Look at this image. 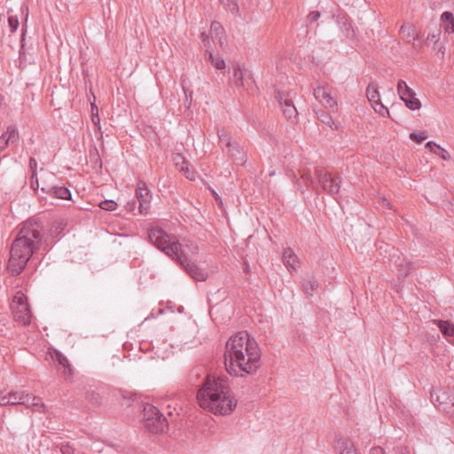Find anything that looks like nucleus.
Masks as SVG:
<instances>
[{"mask_svg": "<svg viewBox=\"0 0 454 454\" xmlns=\"http://www.w3.org/2000/svg\"><path fill=\"white\" fill-rule=\"evenodd\" d=\"M261 350L246 331L231 336L225 346L224 363L229 374H252L260 367Z\"/></svg>", "mask_w": 454, "mask_h": 454, "instance_id": "obj_1", "label": "nucleus"}, {"mask_svg": "<svg viewBox=\"0 0 454 454\" xmlns=\"http://www.w3.org/2000/svg\"><path fill=\"white\" fill-rule=\"evenodd\" d=\"M42 239L43 226L38 221L28 220L23 223L10 251L7 268L12 276L22 272L33 254L39 249Z\"/></svg>", "mask_w": 454, "mask_h": 454, "instance_id": "obj_2", "label": "nucleus"}, {"mask_svg": "<svg viewBox=\"0 0 454 454\" xmlns=\"http://www.w3.org/2000/svg\"><path fill=\"white\" fill-rule=\"evenodd\" d=\"M197 399L202 409L223 416L231 414L238 403L227 380L211 375L205 378L198 390Z\"/></svg>", "mask_w": 454, "mask_h": 454, "instance_id": "obj_3", "label": "nucleus"}, {"mask_svg": "<svg viewBox=\"0 0 454 454\" xmlns=\"http://www.w3.org/2000/svg\"><path fill=\"white\" fill-rule=\"evenodd\" d=\"M148 239L159 250L176 262L192 278L196 281H205L207 278V272L189 259L184 246L176 237L168 234L160 227H153L148 231Z\"/></svg>", "mask_w": 454, "mask_h": 454, "instance_id": "obj_4", "label": "nucleus"}, {"mask_svg": "<svg viewBox=\"0 0 454 454\" xmlns=\"http://www.w3.org/2000/svg\"><path fill=\"white\" fill-rule=\"evenodd\" d=\"M144 427L153 434H160L168 429L167 419L153 405L146 404L144 407Z\"/></svg>", "mask_w": 454, "mask_h": 454, "instance_id": "obj_5", "label": "nucleus"}, {"mask_svg": "<svg viewBox=\"0 0 454 454\" xmlns=\"http://www.w3.org/2000/svg\"><path fill=\"white\" fill-rule=\"evenodd\" d=\"M315 176L317 180V190L320 188L322 192L334 197L340 189L341 178L340 176H333L331 172L323 168H317Z\"/></svg>", "mask_w": 454, "mask_h": 454, "instance_id": "obj_6", "label": "nucleus"}, {"mask_svg": "<svg viewBox=\"0 0 454 454\" xmlns=\"http://www.w3.org/2000/svg\"><path fill=\"white\" fill-rule=\"evenodd\" d=\"M220 143L228 149L227 153L237 165H244L247 161V155L243 148L236 142H231L230 135L223 129L217 130Z\"/></svg>", "mask_w": 454, "mask_h": 454, "instance_id": "obj_7", "label": "nucleus"}, {"mask_svg": "<svg viewBox=\"0 0 454 454\" xmlns=\"http://www.w3.org/2000/svg\"><path fill=\"white\" fill-rule=\"evenodd\" d=\"M431 400L434 406L447 413H454V391L449 387L436 388L431 392Z\"/></svg>", "mask_w": 454, "mask_h": 454, "instance_id": "obj_8", "label": "nucleus"}, {"mask_svg": "<svg viewBox=\"0 0 454 454\" xmlns=\"http://www.w3.org/2000/svg\"><path fill=\"white\" fill-rule=\"evenodd\" d=\"M233 82L236 87L242 88L249 93H254L257 89L251 72L239 67L234 68Z\"/></svg>", "mask_w": 454, "mask_h": 454, "instance_id": "obj_9", "label": "nucleus"}, {"mask_svg": "<svg viewBox=\"0 0 454 454\" xmlns=\"http://www.w3.org/2000/svg\"><path fill=\"white\" fill-rule=\"evenodd\" d=\"M315 98L325 108H334L337 106L336 99L332 96V88L327 85H320L314 88Z\"/></svg>", "mask_w": 454, "mask_h": 454, "instance_id": "obj_10", "label": "nucleus"}, {"mask_svg": "<svg viewBox=\"0 0 454 454\" xmlns=\"http://www.w3.org/2000/svg\"><path fill=\"white\" fill-rule=\"evenodd\" d=\"M276 98L278 99L282 108V112L285 117L293 121L296 120L298 112L294 105L291 94H284L283 92L278 91L276 95Z\"/></svg>", "mask_w": 454, "mask_h": 454, "instance_id": "obj_11", "label": "nucleus"}, {"mask_svg": "<svg viewBox=\"0 0 454 454\" xmlns=\"http://www.w3.org/2000/svg\"><path fill=\"white\" fill-rule=\"evenodd\" d=\"M136 197L139 202L140 214L147 213L152 199L151 192L144 181L139 180L136 188Z\"/></svg>", "mask_w": 454, "mask_h": 454, "instance_id": "obj_12", "label": "nucleus"}, {"mask_svg": "<svg viewBox=\"0 0 454 454\" xmlns=\"http://www.w3.org/2000/svg\"><path fill=\"white\" fill-rule=\"evenodd\" d=\"M20 404L25 405L27 408L34 411H43L44 404L38 396L31 395L26 391H19Z\"/></svg>", "mask_w": 454, "mask_h": 454, "instance_id": "obj_13", "label": "nucleus"}, {"mask_svg": "<svg viewBox=\"0 0 454 454\" xmlns=\"http://www.w3.org/2000/svg\"><path fill=\"white\" fill-rule=\"evenodd\" d=\"M13 317L16 322L23 325L30 324L31 312L27 303H20V305H12Z\"/></svg>", "mask_w": 454, "mask_h": 454, "instance_id": "obj_14", "label": "nucleus"}, {"mask_svg": "<svg viewBox=\"0 0 454 454\" xmlns=\"http://www.w3.org/2000/svg\"><path fill=\"white\" fill-rule=\"evenodd\" d=\"M391 262L397 270L398 278H405L413 269L411 262L403 258L401 254H394Z\"/></svg>", "mask_w": 454, "mask_h": 454, "instance_id": "obj_15", "label": "nucleus"}, {"mask_svg": "<svg viewBox=\"0 0 454 454\" xmlns=\"http://www.w3.org/2000/svg\"><path fill=\"white\" fill-rule=\"evenodd\" d=\"M405 95L400 98L405 104V106L411 110H418L421 107V103L419 98H416V93L410 88L404 90Z\"/></svg>", "mask_w": 454, "mask_h": 454, "instance_id": "obj_16", "label": "nucleus"}, {"mask_svg": "<svg viewBox=\"0 0 454 454\" xmlns=\"http://www.w3.org/2000/svg\"><path fill=\"white\" fill-rule=\"evenodd\" d=\"M283 263L290 272L295 271L299 263L298 257L291 248H286L282 255Z\"/></svg>", "mask_w": 454, "mask_h": 454, "instance_id": "obj_17", "label": "nucleus"}, {"mask_svg": "<svg viewBox=\"0 0 454 454\" xmlns=\"http://www.w3.org/2000/svg\"><path fill=\"white\" fill-rule=\"evenodd\" d=\"M42 191L58 199H71V192L64 186H43Z\"/></svg>", "mask_w": 454, "mask_h": 454, "instance_id": "obj_18", "label": "nucleus"}, {"mask_svg": "<svg viewBox=\"0 0 454 454\" xmlns=\"http://www.w3.org/2000/svg\"><path fill=\"white\" fill-rule=\"evenodd\" d=\"M442 335L454 345V325L447 320H434Z\"/></svg>", "mask_w": 454, "mask_h": 454, "instance_id": "obj_19", "label": "nucleus"}, {"mask_svg": "<svg viewBox=\"0 0 454 454\" xmlns=\"http://www.w3.org/2000/svg\"><path fill=\"white\" fill-rule=\"evenodd\" d=\"M336 448L340 450V454H358L353 442L345 437H339L336 441Z\"/></svg>", "mask_w": 454, "mask_h": 454, "instance_id": "obj_20", "label": "nucleus"}, {"mask_svg": "<svg viewBox=\"0 0 454 454\" xmlns=\"http://www.w3.org/2000/svg\"><path fill=\"white\" fill-rule=\"evenodd\" d=\"M51 356L52 359L58 362L59 365L64 369L63 373L65 375L72 376L73 369L71 367V364H69L68 359L63 354L55 350Z\"/></svg>", "mask_w": 454, "mask_h": 454, "instance_id": "obj_21", "label": "nucleus"}, {"mask_svg": "<svg viewBox=\"0 0 454 454\" xmlns=\"http://www.w3.org/2000/svg\"><path fill=\"white\" fill-rule=\"evenodd\" d=\"M376 247L380 254L384 257H388L390 262L394 254H400L393 246L383 241H378Z\"/></svg>", "mask_w": 454, "mask_h": 454, "instance_id": "obj_22", "label": "nucleus"}, {"mask_svg": "<svg viewBox=\"0 0 454 454\" xmlns=\"http://www.w3.org/2000/svg\"><path fill=\"white\" fill-rule=\"evenodd\" d=\"M302 290L308 296H312L313 293L318 288L319 285L314 277H307L302 280Z\"/></svg>", "mask_w": 454, "mask_h": 454, "instance_id": "obj_23", "label": "nucleus"}, {"mask_svg": "<svg viewBox=\"0 0 454 454\" xmlns=\"http://www.w3.org/2000/svg\"><path fill=\"white\" fill-rule=\"evenodd\" d=\"M426 148L428 149L430 152L435 153L439 157H441L444 160H450V153L442 147H441L439 145L435 144L433 141H429L426 144Z\"/></svg>", "mask_w": 454, "mask_h": 454, "instance_id": "obj_24", "label": "nucleus"}, {"mask_svg": "<svg viewBox=\"0 0 454 454\" xmlns=\"http://www.w3.org/2000/svg\"><path fill=\"white\" fill-rule=\"evenodd\" d=\"M366 96L372 106L380 101V93L376 83H369L366 89Z\"/></svg>", "mask_w": 454, "mask_h": 454, "instance_id": "obj_25", "label": "nucleus"}, {"mask_svg": "<svg viewBox=\"0 0 454 454\" xmlns=\"http://www.w3.org/2000/svg\"><path fill=\"white\" fill-rule=\"evenodd\" d=\"M317 119L326 126H328L332 130H337L338 125L334 122L333 117L326 112L320 110L317 112Z\"/></svg>", "mask_w": 454, "mask_h": 454, "instance_id": "obj_26", "label": "nucleus"}, {"mask_svg": "<svg viewBox=\"0 0 454 454\" xmlns=\"http://www.w3.org/2000/svg\"><path fill=\"white\" fill-rule=\"evenodd\" d=\"M400 34L407 43L418 40V35L416 34L414 27L411 25H403L400 28Z\"/></svg>", "mask_w": 454, "mask_h": 454, "instance_id": "obj_27", "label": "nucleus"}, {"mask_svg": "<svg viewBox=\"0 0 454 454\" xmlns=\"http://www.w3.org/2000/svg\"><path fill=\"white\" fill-rule=\"evenodd\" d=\"M210 33L218 40L219 43L223 44V37L224 34L223 27L218 21H213L210 27Z\"/></svg>", "mask_w": 454, "mask_h": 454, "instance_id": "obj_28", "label": "nucleus"}, {"mask_svg": "<svg viewBox=\"0 0 454 454\" xmlns=\"http://www.w3.org/2000/svg\"><path fill=\"white\" fill-rule=\"evenodd\" d=\"M3 135H5V139L9 145H17L20 139V135L15 126L7 127L6 131Z\"/></svg>", "mask_w": 454, "mask_h": 454, "instance_id": "obj_29", "label": "nucleus"}, {"mask_svg": "<svg viewBox=\"0 0 454 454\" xmlns=\"http://www.w3.org/2000/svg\"><path fill=\"white\" fill-rule=\"evenodd\" d=\"M206 57L207 59L216 68V69H223L225 68V62L223 59L215 57L210 50H206Z\"/></svg>", "mask_w": 454, "mask_h": 454, "instance_id": "obj_30", "label": "nucleus"}, {"mask_svg": "<svg viewBox=\"0 0 454 454\" xmlns=\"http://www.w3.org/2000/svg\"><path fill=\"white\" fill-rule=\"evenodd\" d=\"M442 21L445 26V30L449 33L454 32V17L451 12H444L442 14Z\"/></svg>", "mask_w": 454, "mask_h": 454, "instance_id": "obj_31", "label": "nucleus"}, {"mask_svg": "<svg viewBox=\"0 0 454 454\" xmlns=\"http://www.w3.org/2000/svg\"><path fill=\"white\" fill-rule=\"evenodd\" d=\"M301 178L304 181L305 185L307 187H311L313 190L317 192V186L315 184V182L312 178V176L309 170H301Z\"/></svg>", "mask_w": 454, "mask_h": 454, "instance_id": "obj_32", "label": "nucleus"}, {"mask_svg": "<svg viewBox=\"0 0 454 454\" xmlns=\"http://www.w3.org/2000/svg\"><path fill=\"white\" fill-rule=\"evenodd\" d=\"M222 5L229 12L240 16L238 4L235 0H219Z\"/></svg>", "mask_w": 454, "mask_h": 454, "instance_id": "obj_33", "label": "nucleus"}, {"mask_svg": "<svg viewBox=\"0 0 454 454\" xmlns=\"http://www.w3.org/2000/svg\"><path fill=\"white\" fill-rule=\"evenodd\" d=\"M173 160L175 162L176 167L180 172L184 171V169H187L188 161L182 154H176L173 158Z\"/></svg>", "mask_w": 454, "mask_h": 454, "instance_id": "obj_34", "label": "nucleus"}, {"mask_svg": "<svg viewBox=\"0 0 454 454\" xmlns=\"http://www.w3.org/2000/svg\"><path fill=\"white\" fill-rule=\"evenodd\" d=\"M91 121L95 126L100 130V118L98 115V108L95 103H91Z\"/></svg>", "mask_w": 454, "mask_h": 454, "instance_id": "obj_35", "label": "nucleus"}, {"mask_svg": "<svg viewBox=\"0 0 454 454\" xmlns=\"http://www.w3.org/2000/svg\"><path fill=\"white\" fill-rule=\"evenodd\" d=\"M86 399L94 405H97L101 402V396L94 390L86 392Z\"/></svg>", "mask_w": 454, "mask_h": 454, "instance_id": "obj_36", "label": "nucleus"}, {"mask_svg": "<svg viewBox=\"0 0 454 454\" xmlns=\"http://www.w3.org/2000/svg\"><path fill=\"white\" fill-rule=\"evenodd\" d=\"M100 208L106 211H113L117 207V203L112 200H106L99 204Z\"/></svg>", "mask_w": 454, "mask_h": 454, "instance_id": "obj_37", "label": "nucleus"}, {"mask_svg": "<svg viewBox=\"0 0 454 454\" xmlns=\"http://www.w3.org/2000/svg\"><path fill=\"white\" fill-rule=\"evenodd\" d=\"M8 24H9L10 31L12 33H14L18 29L19 25H20L18 17L16 15L9 16Z\"/></svg>", "mask_w": 454, "mask_h": 454, "instance_id": "obj_38", "label": "nucleus"}, {"mask_svg": "<svg viewBox=\"0 0 454 454\" xmlns=\"http://www.w3.org/2000/svg\"><path fill=\"white\" fill-rule=\"evenodd\" d=\"M61 454H74V448L68 442L61 443L59 446Z\"/></svg>", "mask_w": 454, "mask_h": 454, "instance_id": "obj_39", "label": "nucleus"}, {"mask_svg": "<svg viewBox=\"0 0 454 454\" xmlns=\"http://www.w3.org/2000/svg\"><path fill=\"white\" fill-rule=\"evenodd\" d=\"M10 398V403H8V405H17L20 404L19 397V391H9L8 395Z\"/></svg>", "mask_w": 454, "mask_h": 454, "instance_id": "obj_40", "label": "nucleus"}, {"mask_svg": "<svg viewBox=\"0 0 454 454\" xmlns=\"http://www.w3.org/2000/svg\"><path fill=\"white\" fill-rule=\"evenodd\" d=\"M441 32L440 30L436 29L435 31L429 33L427 36V41L434 42L435 46L437 45V43H439Z\"/></svg>", "mask_w": 454, "mask_h": 454, "instance_id": "obj_41", "label": "nucleus"}, {"mask_svg": "<svg viewBox=\"0 0 454 454\" xmlns=\"http://www.w3.org/2000/svg\"><path fill=\"white\" fill-rule=\"evenodd\" d=\"M9 391L0 390V406H6L10 403Z\"/></svg>", "mask_w": 454, "mask_h": 454, "instance_id": "obj_42", "label": "nucleus"}, {"mask_svg": "<svg viewBox=\"0 0 454 454\" xmlns=\"http://www.w3.org/2000/svg\"><path fill=\"white\" fill-rule=\"evenodd\" d=\"M372 107L374 108V110L377 113H379L382 116H384L386 113L387 114H389L387 108L383 106L381 101H380V102L376 103L375 105H373Z\"/></svg>", "mask_w": 454, "mask_h": 454, "instance_id": "obj_43", "label": "nucleus"}, {"mask_svg": "<svg viewBox=\"0 0 454 454\" xmlns=\"http://www.w3.org/2000/svg\"><path fill=\"white\" fill-rule=\"evenodd\" d=\"M410 138L416 143H421L427 138V135H425L424 133L419 134L412 132L410 134Z\"/></svg>", "mask_w": 454, "mask_h": 454, "instance_id": "obj_44", "label": "nucleus"}, {"mask_svg": "<svg viewBox=\"0 0 454 454\" xmlns=\"http://www.w3.org/2000/svg\"><path fill=\"white\" fill-rule=\"evenodd\" d=\"M320 16H321V13L318 11H313V12H310L309 13V15L307 16V20L309 23L312 24V23L317 21L318 19L320 18Z\"/></svg>", "mask_w": 454, "mask_h": 454, "instance_id": "obj_45", "label": "nucleus"}, {"mask_svg": "<svg viewBox=\"0 0 454 454\" xmlns=\"http://www.w3.org/2000/svg\"><path fill=\"white\" fill-rule=\"evenodd\" d=\"M408 87L409 86L407 85V83L404 81H403V80L398 81L397 92H398V95L400 98H403V96L405 95L404 90Z\"/></svg>", "mask_w": 454, "mask_h": 454, "instance_id": "obj_46", "label": "nucleus"}, {"mask_svg": "<svg viewBox=\"0 0 454 454\" xmlns=\"http://www.w3.org/2000/svg\"><path fill=\"white\" fill-rule=\"evenodd\" d=\"M29 168L31 171V175H33V177H35V174H37V162L35 159L33 157L29 159Z\"/></svg>", "mask_w": 454, "mask_h": 454, "instance_id": "obj_47", "label": "nucleus"}, {"mask_svg": "<svg viewBox=\"0 0 454 454\" xmlns=\"http://www.w3.org/2000/svg\"><path fill=\"white\" fill-rule=\"evenodd\" d=\"M20 303H27L26 297L23 294L18 293L13 298L12 305H20Z\"/></svg>", "mask_w": 454, "mask_h": 454, "instance_id": "obj_48", "label": "nucleus"}, {"mask_svg": "<svg viewBox=\"0 0 454 454\" xmlns=\"http://www.w3.org/2000/svg\"><path fill=\"white\" fill-rule=\"evenodd\" d=\"M182 173H184L185 177L191 181H194L196 179L197 174L194 171H191L188 167L187 169H184Z\"/></svg>", "mask_w": 454, "mask_h": 454, "instance_id": "obj_49", "label": "nucleus"}, {"mask_svg": "<svg viewBox=\"0 0 454 454\" xmlns=\"http://www.w3.org/2000/svg\"><path fill=\"white\" fill-rule=\"evenodd\" d=\"M200 39L204 44V47L207 49H210V45H209V35H207L205 32H202L200 34Z\"/></svg>", "mask_w": 454, "mask_h": 454, "instance_id": "obj_50", "label": "nucleus"}, {"mask_svg": "<svg viewBox=\"0 0 454 454\" xmlns=\"http://www.w3.org/2000/svg\"><path fill=\"white\" fill-rule=\"evenodd\" d=\"M30 186L33 190H37L39 188L37 174H35V177H33V175H31Z\"/></svg>", "mask_w": 454, "mask_h": 454, "instance_id": "obj_51", "label": "nucleus"}, {"mask_svg": "<svg viewBox=\"0 0 454 454\" xmlns=\"http://www.w3.org/2000/svg\"><path fill=\"white\" fill-rule=\"evenodd\" d=\"M370 454H385V450L380 446H374L370 450Z\"/></svg>", "mask_w": 454, "mask_h": 454, "instance_id": "obj_52", "label": "nucleus"}, {"mask_svg": "<svg viewBox=\"0 0 454 454\" xmlns=\"http://www.w3.org/2000/svg\"><path fill=\"white\" fill-rule=\"evenodd\" d=\"M434 49L437 51V53L441 54L440 58L441 59H443L444 58V47L442 45V44H439V43H437V45L434 46Z\"/></svg>", "mask_w": 454, "mask_h": 454, "instance_id": "obj_53", "label": "nucleus"}, {"mask_svg": "<svg viewBox=\"0 0 454 454\" xmlns=\"http://www.w3.org/2000/svg\"><path fill=\"white\" fill-rule=\"evenodd\" d=\"M8 145L9 144L5 139V135H2L0 137V151L5 149Z\"/></svg>", "mask_w": 454, "mask_h": 454, "instance_id": "obj_54", "label": "nucleus"}, {"mask_svg": "<svg viewBox=\"0 0 454 454\" xmlns=\"http://www.w3.org/2000/svg\"><path fill=\"white\" fill-rule=\"evenodd\" d=\"M211 192H212V194L214 196V199H215V202L218 204L219 207H222L223 206L222 198L214 190H211Z\"/></svg>", "mask_w": 454, "mask_h": 454, "instance_id": "obj_55", "label": "nucleus"}, {"mask_svg": "<svg viewBox=\"0 0 454 454\" xmlns=\"http://www.w3.org/2000/svg\"><path fill=\"white\" fill-rule=\"evenodd\" d=\"M397 453L398 454H409V450L407 448L398 447Z\"/></svg>", "mask_w": 454, "mask_h": 454, "instance_id": "obj_56", "label": "nucleus"}, {"mask_svg": "<svg viewBox=\"0 0 454 454\" xmlns=\"http://www.w3.org/2000/svg\"><path fill=\"white\" fill-rule=\"evenodd\" d=\"M135 205H136V202L132 201V202H129L126 207L129 210L132 211L135 208Z\"/></svg>", "mask_w": 454, "mask_h": 454, "instance_id": "obj_57", "label": "nucleus"}, {"mask_svg": "<svg viewBox=\"0 0 454 454\" xmlns=\"http://www.w3.org/2000/svg\"><path fill=\"white\" fill-rule=\"evenodd\" d=\"M184 91L186 99H188V98H192V91L186 90L184 87Z\"/></svg>", "mask_w": 454, "mask_h": 454, "instance_id": "obj_58", "label": "nucleus"}, {"mask_svg": "<svg viewBox=\"0 0 454 454\" xmlns=\"http://www.w3.org/2000/svg\"><path fill=\"white\" fill-rule=\"evenodd\" d=\"M293 180H294V184L297 186V189H300V188H301V186H300L299 182H298V180L296 179V176H294V179H293Z\"/></svg>", "mask_w": 454, "mask_h": 454, "instance_id": "obj_59", "label": "nucleus"}, {"mask_svg": "<svg viewBox=\"0 0 454 454\" xmlns=\"http://www.w3.org/2000/svg\"><path fill=\"white\" fill-rule=\"evenodd\" d=\"M22 12L26 11L27 12H28V8L26 6V7H22ZM27 20V13L26 14V21Z\"/></svg>", "mask_w": 454, "mask_h": 454, "instance_id": "obj_60", "label": "nucleus"}, {"mask_svg": "<svg viewBox=\"0 0 454 454\" xmlns=\"http://www.w3.org/2000/svg\"><path fill=\"white\" fill-rule=\"evenodd\" d=\"M269 176H275V171L273 170V171L270 172Z\"/></svg>", "mask_w": 454, "mask_h": 454, "instance_id": "obj_61", "label": "nucleus"}]
</instances>
